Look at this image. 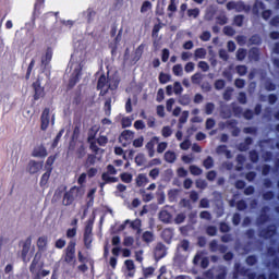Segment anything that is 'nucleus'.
Here are the masks:
<instances>
[{"mask_svg": "<svg viewBox=\"0 0 279 279\" xmlns=\"http://www.w3.org/2000/svg\"><path fill=\"white\" fill-rule=\"evenodd\" d=\"M160 141L159 137H153L150 142L146 144V149H154V143H158Z\"/></svg>", "mask_w": 279, "mask_h": 279, "instance_id": "c85d7f7f", "label": "nucleus"}, {"mask_svg": "<svg viewBox=\"0 0 279 279\" xmlns=\"http://www.w3.org/2000/svg\"><path fill=\"white\" fill-rule=\"evenodd\" d=\"M157 114H158V117H165V107L158 106L157 107Z\"/></svg>", "mask_w": 279, "mask_h": 279, "instance_id": "13d9d810", "label": "nucleus"}, {"mask_svg": "<svg viewBox=\"0 0 279 279\" xmlns=\"http://www.w3.org/2000/svg\"><path fill=\"white\" fill-rule=\"evenodd\" d=\"M173 104H175V100L173 98H170L167 101L166 108H167L168 112H171V110H173Z\"/></svg>", "mask_w": 279, "mask_h": 279, "instance_id": "58836bf2", "label": "nucleus"}, {"mask_svg": "<svg viewBox=\"0 0 279 279\" xmlns=\"http://www.w3.org/2000/svg\"><path fill=\"white\" fill-rule=\"evenodd\" d=\"M171 80V76H169V74H160L159 76V82L161 84H167V82H169Z\"/></svg>", "mask_w": 279, "mask_h": 279, "instance_id": "c756f323", "label": "nucleus"}, {"mask_svg": "<svg viewBox=\"0 0 279 279\" xmlns=\"http://www.w3.org/2000/svg\"><path fill=\"white\" fill-rule=\"evenodd\" d=\"M131 228H133V230H137V232H141V220L136 219L132 221Z\"/></svg>", "mask_w": 279, "mask_h": 279, "instance_id": "bb28decb", "label": "nucleus"}, {"mask_svg": "<svg viewBox=\"0 0 279 279\" xmlns=\"http://www.w3.org/2000/svg\"><path fill=\"white\" fill-rule=\"evenodd\" d=\"M136 186H145V184L149 183V179L145 174H138L135 179Z\"/></svg>", "mask_w": 279, "mask_h": 279, "instance_id": "ddd939ff", "label": "nucleus"}, {"mask_svg": "<svg viewBox=\"0 0 279 279\" xmlns=\"http://www.w3.org/2000/svg\"><path fill=\"white\" fill-rule=\"evenodd\" d=\"M64 245H66V241L60 239L56 242V247H58L59 250H62V247H64Z\"/></svg>", "mask_w": 279, "mask_h": 279, "instance_id": "49530a36", "label": "nucleus"}, {"mask_svg": "<svg viewBox=\"0 0 279 279\" xmlns=\"http://www.w3.org/2000/svg\"><path fill=\"white\" fill-rule=\"evenodd\" d=\"M90 232H93L92 228H87L85 231L84 241H85L86 247H90V244L93 243V235Z\"/></svg>", "mask_w": 279, "mask_h": 279, "instance_id": "4468645a", "label": "nucleus"}, {"mask_svg": "<svg viewBox=\"0 0 279 279\" xmlns=\"http://www.w3.org/2000/svg\"><path fill=\"white\" fill-rule=\"evenodd\" d=\"M190 171H191L192 175H202V169H199L196 166H191Z\"/></svg>", "mask_w": 279, "mask_h": 279, "instance_id": "4be33fe9", "label": "nucleus"}, {"mask_svg": "<svg viewBox=\"0 0 279 279\" xmlns=\"http://www.w3.org/2000/svg\"><path fill=\"white\" fill-rule=\"evenodd\" d=\"M33 156L35 158H45L47 156V148L43 145L36 146L33 150Z\"/></svg>", "mask_w": 279, "mask_h": 279, "instance_id": "1a4fd4ad", "label": "nucleus"}, {"mask_svg": "<svg viewBox=\"0 0 279 279\" xmlns=\"http://www.w3.org/2000/svg\"><path fill=\"white\" fill-rule=\"evenodd\" d=\"M122 128H130V125H132V118L126 117V118H122Z\"/></svg>", "mask_w": 279, "mask_h": 279, "instance_id": "b1692460", "label": "nucleus"}, {"mask_svg": "<svg viewBox=\"0 0 279 279\" xmlns=\"http://www.w3.org/2000/svg\"><path fill=\"white\" fill-rule=\"evenodd\" d=\"M143 239H144V241H146V243H149L150 241H153L154 235L151 234V232H145L143 234Z\"/></svg>", "mask_w": 279, "mask_h": 279, "instance_id": "ea45409f", "label": "nucleus"}, {"mask_svg": "<svg viewBox=\"0 0 279 279\" xmlns=\"http://www.w3.org/2000/svg\"><path fill=\"white\" fill-rule=\"evenodd\" d=\"M215 110V105L213 104H207L205 107V112L206 114H213V111Z\"/></svg>", "mask_w": 279, "mask_h": 279, "instance_id": "a19ab883", "label": "nucleus"}, {"mask_svg": "<svg viewBox=\"0 0 279 279\" xmlns=\"http://www.w3.org/2000/svg\"><path fill=\"white\" fill-rule=\"evenodd\" d=\"M213 158L208 157L207 159L204 160L203 165L206 169L213 168Z\"/></svg>", "mask_w": 279, "mask_h": 279, "instance_id": "4c0bfd02", "label": "nucleus"}, {"mask_svg": "<svg viewBox=\"0 0 279 279\" xmlns=\"http://www.w3.org/2000/svg\"><path fill=\"white\" fill-rule=\"evenodd\" d=\"M160 221H163V223H167V220L169 219V216L167 217V210H162L159 214Z\"/></svg>", "mask_w": 279, "mask_h": 279, "instance_id": "37998d69", "label": "nucleus"}, {"mask_svg": "<svg viewBox=\"0 0 279 279\" xmlns=\"http://www.w3.org/2000/svg\"><path fill=\"white\" fill-rule=\"evenodd\" d=\"M175 158H177L175 154L173 151H171V150H168L165 154V160L167 162H175Z\"/></svg>", "mask_w": 279, "mask_h": 279, "instance_id": "dca6fc26", "label": "nucleus"}, {"mask_svg": "<svg viewBox=\"0 0 279 279\" xmlns=\"http://www.w3.org/2000/svg\"><path fill=\"white\" fill-rule=\"evenodd\" d=\"M160 175V170L158 168H155L149 171V177L153 178V180H156Z\"/></svg>", "mask_w": 279, "mask_h": 279, "instance_id": "7c9ffc66", "label": "nucleus"}, {"mask_svg": "<svg viewBox=\"0 0 279 279\" xmlns=\"http://www.w3.org/2000/svg\"><path fill=\"white\" fill-rule=\"evenodd\" d=\"M201 39H202V40H210V33L204 32V33L201 35Z\"/></svg>", "mask_w": 279, "mask_h": 279, "instance_id": "680f3d73", "label": "nucleus"}, {"mask_svg": "<svg viewBox=\"0 0 279 279\" xmlns=\"http://www.w3.org/2000/svg\"><path fill=\"white\" fill-rule=\"evenodd\" d=\"M186 119H189V111H183L182 117L180 118V123H186Z\"/></svg>", "mask_w": 279, "mask_h": 279, "instance_id": "603ef678", "label": "nucleus"}, {"mask_svg": "<svg viewBox=\"0 0 279 279\" xmlns=\"http://www.w3.org/2000/svg\"><path fill=\"white\" fill-rule=\"evenodd\" d=\"M124 245L126 246V247H131V245H134V238H132V236H126L125 239H124Z\"/></svg>", "mask_w": 279, "mask_h": 279, "instance_id": "72a5a7b5", "label": "nucleus"}, {"mask_svg": "<svg viewBox=\"0 0 279 279\" xmlns=\"http://www.w3.org/2000/svg\"><path fill=\"white\" fill-rule=\"evenodd\" d=\"M143 56V46H140L136 48L135 50V58L134 61L138 62V60H141V57Z\"/></svg>", "mask_w": 279, "mask_h": 279, "instance_id": "412c9836", "label": "nucleus"}, {"mask_svg": "<svg viewBox=\"0 0 279 279\" xmlns=\"http://www.w3.org/2000/svg\"><path fill=\"white\" fill-rule=\"evenodd\" d=\"M75 256V242H71L68 246V252L65 255V260L71 262Z\"/></svg>", "mask_w": 279, "mask_h": 279, "instance_id": "9b49d317", "label": "nucleus"}, {"mask_svg": "<svg viewBox=\"0 0 279 279\" xmlns=\"http://www.w3.org/2000/svg\"><path fill=\"white\" fill-rule=\"evenodd\" d=\"M105 173H108L109 175H117V170L114 169V166L108 165L107 172H105Z\"/></svg>", "mask_w": 279, "mask_h": 279, "instance_id": "f704fd0d", "label": "nucleus"}, {"mask_svg": "<svg viewBox=\"0 0 279 279\" xmlns=\"http://www.w3.org/2000/svg\"><path fill=\"white\" fill-rule=\"evenodd\" d=\"M228 49L229 51H234V49H236V45L234 44V41L228 43Z\"/></svg>", "mask_w": 279, "mask_h": 279, "instance_id": "338daca9", "label": "nucleus"}, {"mask_svg": "<svg viewBox=\"0 0 279 279\" xmlns=\"http://www.w3.org/2000/svg\"><path fill=\"white\" fill-rule=\"evenodd\" d=\"M226 86V83L223 82V80H218L215 83V88H217V90H221V88H223Z\"/></svg>", "mask_w": 279, "mask_h": 279, "instance_id": "79ce46f5", "label": "nucleus"}, {"mask_svg": "<svg viewBox=\"0 0 279 279\" xmlns=\"http://www.w3.org/2000/svg\"><path fill=\"white\" fill-rule=\"evenodd\" d=\"M75 234H77V229H75V228L69 229L66 231V238L68 239H73V236H75Z\"/></svg>", "mask_w": 279, "mask_h": 279, "instance_id": "c9c22d12", "label": "nucleus"}, {"mask_svg": "<svg viewBox=\"0 0 279 279\" xmlns=\"http://www.w3.org/2000/svg\"><path fill=\"white\" fill-rule=\"evenodd\" d=\"M167 147H168L167 142L159 143L157 146L158 154H162L167 149Z\"/></svg>", "mask_w": 279, "mask_h": 279, "instance_id": "5701e85b", "label": "nucleus"}, {"mask_svg": "<svg viewBox=\"0 0 279 279\" xmlns=\"http://www.w3.org/2000/svg\"><path fill=\"white\" fill-rule=\"evenodd\" d=\"M26 171L31 173V175H34L35 173H38L39 171H43V162L40 161H29Z\"/></svg>", "mask_w": 279, "mask_h": 279, "instance_id": "39448f33", "label": "nucleus"}, {"mask_svg": "<svg viewBox=\"0 0 279 279\" xmlns=\"http://www.w3.org/2000/svg\"><path fill=\"white\" fill-rule=\"evenodd\" d=\"M238 73L240 75H245V73H247V68H245V65L238 66Z\"/></svg>", "mask_w": 279, "mask_h": 279, "instance_id": "864d4df0", "label": "nucleus"}, {"mask_svg": "<svg viewBox=\"0 0 279 279\" xmlns=\"http://www.w3.org/2000/svg\"><path fill=\"white\" fill-rule=\"evenodd\" d=\"M171 134H173V131H171V128L163 126L161 129V135L163 136V138H169V136H171Z\"/></svg>", "mask_w": 279, "mask_h": 279, "instance_id": "f3484780", "label": "nucleus"}, {"mask_svg": "<svg viewBox=\"0 0 279 279\" xmlns=\"http://www.w3.org/2000/svg\"><path fill=\"white\" fill-rule=\"evenodd\" d=\"M34 88H35V95H34L35 101H38V99H43V97H45V88L40 86V82L37 81L36 83H34Z\"/></svg>", "mask_w": 279, "mask_h": 279, "instance_id": "423d86ee", "label": "nucleus"}, {"mask_svg": "<svg viewBox=\"0 0 279 279\" xmlns=\"http://www.w3.org/2000/svg\"><path fill=\"white\" fill-rule=\"evenodd\" d=\"M183 49H193V41H186L183 45Z\"/></svg>", "mask_w": 279, "mask_h": 279, "instance_id": "774afa93", "label": "nucleus"}, {"mask_svg": "<svg viewBox=\"0 0 279 279\" xmlns=\"http://www.w3.org/2000/svg\"><path fill=\"white\" fill-rule=\"evenodd\" d=\"M198 68H201L202 71H208L209 69L208 63H206L205 61H201L198 63Z\"/></svg>", "mask_w": 279, "mask_h": 279, "instance_id": "3c124183", "label": "nucleus"}, {"mask_svg": "<svg viewBox=\"0 0 279 279\" xmlns=\"http://www.w3.org/2000/svg\"><path fill=\"white\" fill-rule=\"evenodd\" d=\"M180 147H181L182 149L186 150V149H189V147H191V142H190L189 140H186V141H184V142H182V143L180 144Z\"/></svg>", "mask_w": 279, "mask_h": 279, "instance_id": "de8ad7c7", "label": "nucleus"}, {"mask_svg": "<svg viewBox=\"0 0 279 279\" xmlns=\"http://www.w3.org/2000/svg\"><path fill=\"white\" fill-rule=\"evenodd\" d=\"M172 71L174 73V75H182L183 73V68L181 64H177L172 68Z\"/></svg>", "mask_w": 279, "mask_h": 279, "instance_id": "393cba45", "label": "nucleus"}, {"mask_svg": "<svg viewBox=\"0 0 279 279\" xmlns=\"http://www.w3.org/2000/svg\"><path fill=\"white\" fill-rule=\"evenodd\" d=\"M187 16H192L193 19H197L199 16V9H189Z\"/></svg>", "mask_w": 279, "mask_h": 279, "instance_id": "6ab92c4d", "label": "nucleus"}, {"mask_svg": "<svg viewBox=\"0 0 279 279\" xmlns=\"http://www.w3.org/2000/svg\"><path fill=\"white\" fill-rule=\"evenodd\" d=\"M235 86L238 88H243V86H245V82L243 80H236L235 81Z\"/></svg>", "mask_w": 279, "mask_h": 279, "instance_id": "0e129e2a", "label": "nucleus"}, {"mask_svg": "<svg viewBox=\"0 0 279 279\" xmlns=\"http://www.w3.org/2000/svg\"><path fill=\"white\" fill-rule=\"evenodd\" d=\"M144 138L143 136L136 138L133 141V147H143Z\"/></svg>", "mask_w": 279, "mask_h": 279, "instance_id": "473e14b6", "label": "nucleus"}, {"mask_svg": "<svg viewBox=\"0 0 279 279\" xmlns=\"http://www.w3.org/2000/svg\"><path fill=\"white\" fill-rule=\"evenodd\" d=\"M182 160H183V162L189 165L190 162H193V157L192 156H183Z\"/></svg>", "mask_w": 279, "mask_h": 279, "instance_id": "e2e57ef3", "label": "nucleus"}, {"mask_svg": "<svg viewBox=\"0 0 279 279\" xmlns=\"http://www.w3.org/2000/svg\"><path fill=\"white\" fill-rule=\"evenodd\" d=\"M37 247L40 254H44L43 263L45 265V258H48L49 263L46 265H51V252H47V238L41 236L37 240Z\"/></svg>", "mask_w": 279, "mask_h": 279, "instance_id": "f03ea898", "label": "nucleus"}, {"mask_svg": "<svg viewBox=\"0 0 279 279\" xmlns=\"http://www.w3.org/2000/svg\"><path fill=\"white\" fill-rule=\"evenodd\" d=\"M112 99H108L106 102H105V109L107 110V114H110V110H112Z\"/></svg>", "mask_w": 279, "mask_h": 279, "instance_id": "c03bdc74", "label": "nucleus"}, {"mask_svg": "<svg viewBox=\"0 0 279 279\" xmlns=\"http://www.w3.org/2000/svg\"><path fill=\"white\" fill-rule=\"evenodd\" d=\"M135 130H145V122L143 120H136L134 122Z\"/></svg>", "mask_w": 279, "mask_h": 279, "instance_id": "a878e982", "label": "nucleus"}, {"mask_svg": "<svg viewBox=\"0 0 279 279\" xmlns=\"http://www.w3.org/2000/svg\"><path fill=\"white\" fill-rule=\"evenodd\" d=\"M169 60V49L162 50V62H167Z\"/></svg>", "mask_w": 279, "mask_h": 279, "instance_id": "5fc2aeb1", "label": "nucleus"}, {"mask_svg": "<svg viewBox=\"0 0 279 279\" xmlns=\"http://www.w3.org/2000/svg\"><path fill=\"white\" fill-rule=\"evenodd\" d=\"M122 182H125V184H130L132 182V174L124 172L120 175Z\"/></svg>", "mask_w": 279, "mask_h": 279, "instance_id": "a211bd4d", "label": "nucleus"}, {"mask_svg": "<svg viewBox=\"0 0 279 279\" xmlns=\"http://www.w3.org/2000/svg\"><path fill=\"white\" fill-rule=\"evenodd\" d=\"M31 271L33 274H37V275H40V276H49V270H43L41 272L38 271V268L36 266V263H33L32 266H31Z\"/></svg>", "mask_w": 279, "mask_h": 279, "instance_id": "2eb2a0df", "label": "nucleus"}, {"mask_svg": "<svg viewBox=\"0 0 279 279\" xmlns=\"http://www.w3.org/2000/svg\"><path fill=\"white\" fill-rule=\"evenodd\" d=\"M49 178H51V169H48L40 179L39 186L41 189H46V186L49 184Z\"/></svg>", "mask_w": 279, "mask_h": 279, "instance_id": "9d476101", "label": "nucleus"}, {"mask_svg": "<svg viewBox=\"0 0 279 279\" xmlns=\"http://www.w3.org/2000/svg\"><path fill=\"white\" fill-rule=\"evenodd\" d=\"M147 125L148 128H154V125H156V119L155 118H148L147 119Z\"/></svg>", "mask_w": 279, "mask_h": 279, "instance_id": "bf43d9fd", "label": "nucleus"}, {"mask_svg": "<svg viewBox=\"0 0 279 279\" xmlns=\"http://www.w3.org/2000/svg\"><path fill=\"white\" fill-rule=\"evenodd\" d=\"M195 56H196V58H203V57L206 56V50H204V49H197V50L195 51Z\"/></svg>", "mask_w": 279, "mask_h": 279, "instance_id": "09e8293b", "label": "nucleus"}, {"mask_svg": "<svg viewBox=\"0 0 279 279\" xmlns=\"http://www.w3.org/2000/svg\"><path fill=\"white\" fill-rule=\"evenodd\" d=\"M246 56H247V52L243 49H239L236 52L238 60H245Z\"/></svg>", "mask_w": 279, "mask_h": 279, "instance_id": "cd10ccee", "label": "nucleus"}, {"mask_svg": "<svg viewBox=\"0 0 279 279\" xmlns=\"http://www.w3.org/2000/svg\"><path fill=\"white\" fill-rule=\"evenodd\" d=\"M97 142H98L100 145H106V143H108V137L101 135L100 137L97 138Z\"/></svg>", "mask_w": 279, "mask_h": 279, "instance_id": "4d7b16f0", "label": "nucleus"}, {"mask_svg": "<svg viewBox=\"0 0 279 279\" xmlns=\"http://www.w3.org/2000/svg\"><path fill=\"white\" fill-rule=\"evenodd\" d=\"M207 234H209V236H215V234H217V229L215 227H208Z\"/></svg>", "mask_w": 279, "mask_h": 279, "instance_id": "8fccbe9b", "label": "nucleus"}, {"mask_svg": "<svg viewBox=\"0 0 279 279\" xmlns=\"http://www.w3.org/2000/svg\"><path fill=\"white\" fill-rule=\"evenodd\" d=\"M49 128V109H45L41 114V130Z\"/></svg>", "mask_w": 279, "mask_h": 279, "instance_id": "f8f14e48", "label": "nucleus"}, {"mask_svg": "<svg viewBox=\"0 0 279 279\" xmlns=\"http://www.w3.org/2000/svg\"><path fill=\"white\" fill-rule=\"evenodd\" d=\"M98 90H100V95H106L108 93V90H111L117 88V83L114 85L110 84L108 82V78L106 77V75H101L98 80V85H97Z\"/></svg>", "mask_w": 279, "mask_h": 279, "instance_id": "7ed1b4c3", "label": "nucleus"}, {"mask_svg": "<svg viewBox=\"0 0 279 279\" xmlns=\"http://www.w3.org/2000/svg\"><path fill=\"white\" fill-rule=\"evenodd\" d=\"M124 265L126 267L129 278H134V274L136 271V266L134 265V262L131 259H126L124 262Z\"/></svg>", "mask_w": 279, "mask_h": 279, "instance_id": "6e6552de", "label": "nucleus"}, {"mask_svg": "<svg viewBox=\"0 0 279 279\" xmlns=\"http://www.w3.org/2000/svg\"><path fill=\"white\" fill-rule=\"evenodd\" d=\"M82 195H84V189L72 187L68 193L64 194L63 204L65 206H69L70 204H73L74 199H77V197H82Z\"/></svg>", "mask_w": 279, "mask_h": 279, "instance_id": "f257e3e1", "label": "nucleus"}, {"mask_svg": "<svg viewBox=\"0 0 279 279\" xmlns=\"http://www.w3.org/2000/svg\"><path fill=\"white\" fill-rule=\"evenodd\" d=\"M223 32H225V34H226L227 36H234V29H233L232 27H230V26H226V27L223 28Z\"/></svg>", "mask_w": 279, "mask_h": 279, "instance_id": "a18cd8bd", "label": "nucleus"}, {"mask_svg": "<svg viewBox=\"0 0 279 279\" xmlns=\"http://www.w3.org/2000/svg\"><path fill=\"white\" fill-rule=\"evenodd\" d=\"M119 141L124 147L125 145H130V143L134 141V132L130 130L123 131L119 137Z\"/></svg>", "mask_w": 279, "mask_h": 279, "instance_id": "20e7f679", "label": "nucleus"}, {"mask_svg": "<svg viewBox=\"0 0 279 279\" xmlns=\"http://www.w3.org/2000/svg\"><path fill=\"white\" fill-rule=\"evenodd\" d=\"M184 69L186 73H193V71H195V63L189 62Z\"/></svg>", "mask_w": 279, "mask_h": 279, "instance_id": "2f4dec72", "label": "nucleus"}, {"mask_svg": "<svg viewBox=\"0 0 279 279\" xmlns=\"http://www.w3.org/2000/svg\"><path fill=\"white\" fill-rule=\"evenodd\" d=\"M84 182H86V173H82L77 180V183L81 184V186Z\"/></svg>", "mask_w": 279, "mask_h": 279, "instance_id": "052dcab7", "label": "nucleus"}, {"mask_svg": "<svg viewBox=\"0 0 279 279\" xmlns=\"http://www.w3.org/2000/svg\"><path fill=\"white\" fill-rule=\"evenodd\" d=\"M191 186H193V181L191 179H186L184 181V189H190Z\"/></svg>", "mask_w": 279, "mask_h": 279, "instance_id": "69168bd1", "label": "nucleus"}, {"mask_svg": "<svg viewBox=\"0 0 279 279\" xmlns=\"http://www.w3.org/2000/svg\"><path fill=\"white\" fill-rule=\"evenodd\" d=\"M149 10H151V2L145 1V2L142 4L141 12H142V13H145V12H149Z\"/></svg>", "mask_w": 279, "mask_h": 279, "instance_id": "aec40b11", "label": "nucleus"}, {"mask_svg": "<svg viewBox=\"0 0 279 279\" xmlns=\"http://www.w3.org/2000/svg\"><path fill=\"white\" fill-rule=\"evenodd\" d=\"M206 128H207V130H210V129L215 128V120L208 119L206 121Z\"/></svg>", "mask_w": 279, "mask_h": 279, "instance_id": "6e6d98bb", "label": "nucleus"}, {"mask_svg": "<svg viewBox=\"0 0 279 279\" xmlns=\"http://www.w3.org/2000/svg\"><path fill=\"white\" fill-rule=\"evenodd\" d=\"M102 179V183H100L101 189H104V186H106V184H114V182H119L118 178L114 177H110V174L104 172L101 175Z\"/></svg>", "mask_w": 279, "mask_h": 279, "instance_id": "0eeeda50", "label": "nucleus"}, {"mask_svg": "<svg viewBox=\"0 0 279 279\" xmlns=\"http://www.w3.org/2000/svg\"><path fill=\"white\" fill-rule=\"evenodd\" d=\"M173 92L175 93V95H180V93H182V85L179 82L174 83Z\"/></svg>", "mask_w": 279, "mask_h": 279, "instance_id": "e433bc0d", "label": "nucleus"}]
</instances>
